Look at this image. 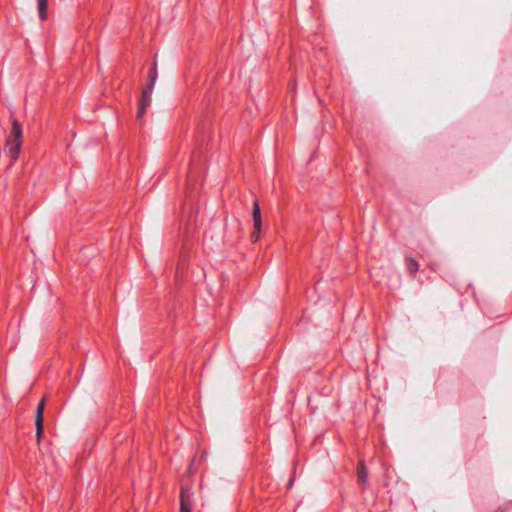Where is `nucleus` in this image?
<instances>
[{"mask_svg": "<svg viewBox=\"0 0 512 512\" xmlns=\"http://www.w3.org/2000/svg\"><path fill=\"white\" fill-rule=\"evenodd\" d=\"M22 137V127L17 119H13L11 136L6 140L8 154L13 162H15L19 158L20 149L22 145Z\"/></svg>", "mask_w": 512, "mask_h": 512, "instance_id": "f257e3e1", "label": "nucleus"}, {"mask_svg": "<svg viewBox=\"0 0 512 512\" xmlns=\"http://www.w3.org/2000/svg\"><path fill=\"white\" fill-rule=\"evenodd\" d=\"M46 404V397H43L37 405L35 426H36V439L39 443L43 435V424H44V409Z\"/></svg>", "mask_w": 512, "mask_h": 512, "instance_id": "f03ea898", "label": "nucleus"}, {"mask_svg": "<svg viewBox=\"0 0 512 512\" xmlns=\"http://www.w3.org/2000/svg\"><path fill=\"white\" fill-rule=\"evenodd\" d=\"M46 404V397H43L37 405L35 426H36V439L39 443L43 435V424H44V409Z\"/></svg>", "mask_w": 512, "mask_h": 512, "instance_id": "7ed1b4c3", "label": "nucleus"}, {"mask_svg": "<svg viewBox=\"0 0 512 512\" xmlns=\"http://www.w3.org/2000/svg\"><path fill=\"white\" fill-rule=\"evenodd\" d=\"M46 404V397H43L37 405L35 426H36V439L39 443L43 435V424H44V409Z\"/></svg>", "mask_w": 512, "mask_h": 512, "instance_id": "20e7f679", "label": "nucleus"}, {"mask_svg": "<svg viewBox=\"0 0 512 512\" xmlns=\"http://www.w3.org/2000/svg\"><path fill=\"white\" fill-rule=\"evenodd\" d=\"M253 226L254 230L251 234V240L253 242H257L260 239V232L262 229L261 211L257 201L253 203Z\"/></svg>", "mask_w": 512, "mask_h": 512, "instance_id": "39448f33", "label": "nucleus"}, {"mask_svg": "<svg viewBox=\"0 0 512 512\" xmlns=\"http://www.w3.org/2000/svg\"><path fill=\"white\" fill-rule=\"evenodd\" d=\"M157 77H158L157 63L154 62L152 68L150 69V71L148 73V79H149L148 83H147V85L145 86V88L143 89L142 92L151 95L152 91H153V88H154V85L156 83Z\"/></svg>", "mask_w": 512, "mask_h": 512, "instance_id": "423d86ee", "label": "nucleus"}, {"mask_svg": "<svg viewBox=\"0 0 512 512\" xmlns=\"http://www.w3.org/2000/svg\"><path fill=\"white\" fill-rule=\"evenodd\" d=\"M151 104V95L142 92L140 105L137 111V117L140 119L145 113V110Z\"/></svg>", "mask_w": 512, "mask_h": 512, "instance_id": "0eeeda50", "label": "nucleus"}, {"mask_svg": "<svg viewBox=\"0 0 512 512\" xmlns=\"http://www.w3.org/2000/svg\"><path fill=\"white\" fill-rule=\"evenodd\" d=\"M357 477H358V481L362 485L367 484L368 473H367L366 467L364 465V462L362 460H360L359 464H358Z\"/></svg>", "mask_w": 512, "mask_h": 512, "instance_id": "6e6552de", "label": "nucleus"}, {"mask_svg": "<svg viewBox=\"0 0 512 512\" xmlns=\"http://www.w3.org/2000/svg\"><path fill=\"white\" fill-rule=\"evenodd\" d=\"M38 14L41 20H45L47 17V5L48 0H37Z\"/></svg>", "mask_w": 512, "mask_h": 512, "instance_id": "1a4fd4ad", "label": "nucleus"}, {"mask_svg": "<svg viewBox=\"0 0 512 512\" xmlns=\"http://www.w3.org/2000/svg\"><path fill=\"white\" fill-rule=\"evenodd\" d=\"M406 266H407V269L413 274L415 272L418 271L419 269V264L418 262H416L414 259L412 258H408L406 260Z\"/></svg>", "mask_w": 512, "mask_h": 512, "instance_id": "9d476101", "label": "nucleus"}, {"mask_svg": "<svg viewBox=\"0 0 512 512\" xmlns=\"http://www.w3.org/2000/svg\"><path fill=\"white\" fill-rule=\"evenodd\" d=\"M180 512H191V507L187 504V500L185 498L184 488H182V491H181V507H180Z\"/></svg>", "mask_w": 512, "mask_h": 512, "instance_id": "9b49d317", "label": "nucleus"}]
</instances>
